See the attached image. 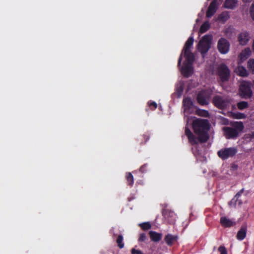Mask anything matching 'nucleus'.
<instances>
[{"label": "nucleus", "mask_w": 254, "mask_h": 254, "mask_svg": "<svg viewBox=\"0 0 254 254\" xmlns=\"http://www.w3.org/2000/svg\"><path fill=\"white\" fill-rule=\"evenodd\" d=\"M194 133L199 135V139L202 142H206L209 139L208 131L210 128L209 123L207 120L197 119L194 120L192 124Z\"/></svg>", "instance_id": "nucleus-1"}, {"label": "nucleus", "mask_w": 254, "mask_h": 254, "mask_svg": "<svg viewBox=\"0 0 254 254\" xmlns=\"http://www.w3.org/2000/svg\"><path fill=\"white\" fill-rule=\"evenodd\" d=\"M232 127H224L222 131L224 136L227 139H235L239 133L244 129V125L242 122H235L232 124Z\"/></svg>", "instance_id": "nucleus-2"}, {"label": "nucleus", "mask_w": 254, "mask_h": 254, "mask_svg": "<svg viewBox=\"0 0 254 254\" xmlns=\"http://www.w3.org/2000/svg\"><path fill=\"white\" fill-rule=\"evenodd\" d=\"M216 75L220 85L228 81L231 77V71L228 66L224 63L219 64L216 68Z\"/></svg>", "instance_id": "nucleus-3"}, {"label": "nucleus", "mask_w": 254, "mask_h": 254, "mask_svg": "<svg viewBox=\"0 0 254 254\" xmlns=\"http://www.w3.org/2000/svg\"><path fill=\"white\" fill-rule=\"evenodd\" d=\"M252 83L248 81H242L239 86V96L243 99H249L253 96Z\"/></svg>", "instance_id": "nucleus-4"}, {"label": "nucleus", "mask_w": 254, "mask_h": 254, "mask_svg": "<svg viewBox=\"0 0 254 254\" xmlns=\"http://www.w3.org/2000/svg\"><path fill=\"white\" fill-rule=\"evenodd\" d=\"M211 96V91L209 90H202L199 91L196 96L197 103L201 106H206L209 103Z\"/></svg>", "instance_id": "nucleus-5"}, {"label": "nucleus", "mask_w": 254, "mask_h": 254, "mask_svg": "<svg viewBox=\"0 0 254 254\" xmlns=\"http://www.w3.org/2000/svg\"><path fill=\"white\" fill-rule=\"evenodd\" d=\"M212 102L216 107L223 110L229 107L230 101L226 97L216 95L213 98Z\"/></svg>", "instance_id": "nucleus-6"}, {"label": "nucleus", "mask_w": 254, "mask_h": 254, "mask_svg": "<svg viewBox=\"0 0 254 254\" xmlns=\"http://www.w3.org/2000/svg\"><path fill=\"white\" fill-rule=\"evenodd\" d=\"M238 152L237 149L235 147L224 148L217 152L218 157L225 160L229 158L233 157Z\"/></svg>", "instance_id": "nucleus-7"}, {"label": "nucleus", "mask_w": 254, "mask_h": 254, "mask_svg": "<svg viewBox=\"0 0 254 254\" xmlns=\"http://www.w3.org/2000/svg\"><path fill=\"white\" fill-rule=\"evenodd\" d=\"M211 37L208 35L204 36L198 44V49L203 56L208 51L210 46Z\"/></svg>", "instance_id": "nucleus-8"}, {"label": "nucleus", "mask_w": 254, "mask_h": 254, "mask_svg": "<svg viewBox=\"0 0 254 254\" xmlns=\"http://www.w3.org/2000/svg\"><path fill=\"white\" fill-rule=\"evenodd\" d=\"M217 48L220 53L225 54L229 51L230 43L226 39L221 38L218 41Z\"/></svg>", "instance_id": "nucleus-9"}, {"label": "nucleus", "mask_w": 254, "mask_h": 254, "mask_svg": "<svg viewBox=\"0 0 254 254\" xmlns=\"http://www.w3.org/2000/svg\"><path fill=\"white\" fill-rule=\"evenodd\" d=\"M185 134L191 145H197L198 142L202 143L199 139V135H197V137H196L188 127L185 128Z\"/></svg>", "instance_id": "nucleus-10"}, {"label": "nucleus", "mask_w": 254, "mask_h": 254, "mask_svg": "<svg viewBox=\"0 0 254 254\" xmlns=\"http://www.w3.org/2000/svg\"><path fill=\"white\" fill-rule=\"evenodd\" d=\"M193 41H194L193 38L192 37L190 36V37L189 38V39L186 41V42L185 43V46H184V47L183 48L182 53L180 55V57L179 58V60H178V65L179 66H180V65L181 64L182 61V59H183V58H182V54H183V52L186 53V51H190V48L192 46Z\"/></svg>", "instance_id": "nucleus-11"}, {"label": "nucleus", "mask_w": 254, "mask_h": 254, "mask_svg": "<svg viewBox=\"0 0 254 254\" xmlns=\"http://www.w3.org/2000/svg\"><path fill=\"white\" fill-rule=\"evenodd\" d=\"M192 64H184V65L181 67V72L184 76L189 77L193 72Z\"/></svg>", "instance_id": "nucleus-12"}, {"label": "nucleus", "mask_w": 254, "mask_h": 254, "mask_svg": "<svg viewBox=\"0 0 254 254\" xmlns=\"http://www.w3.org/2000/svg\"><path fill=\"white\" fill-rule=\"evenodd\" d=\"M250 39L249 32L245 31L240 33L238 36V41L241 45H246Z\"/></svg>", "instance_id": "nucleus-13"}, {"label": "nucleus", "mask_w": 254, "mask_h": 254, "mask_svg": "<svg viewBox=\"0 0 254 254\" xmlns=\"http://www.w3.org/2000/svg\"><path fill=\"white\" fill-rule=\"evenodd\" d=\"M217 8V0H213L207 10L206 17L208 18L211 17L216 12Z\"/></svg>", "instance_id": "nucleus-14"}, {"label": "nucleus", "mask_w": 254, "mask_h": 254, "mask_svg": "<svg viewBox=\"0 0 254 254\" xmlns=\"http://www.w3.org/2000/svg\"><path fill=\"white\" fill-rule=\"evenodd\" d=\"M247 233V226L246 224H243L237 232L236 235L237 239L239 241L243 240L246 237Z\"/></svg>", "instance_id": "nucleus-15"}, {"label": "nucleus", "mask_w": 254, "mask_h": 254, "mask_svg": "<svg viewBox=\"0 0 254 254\" xmlns=\"http://www.w3.org/2000/svg\"><path fill=\"white\" fill-rule=\"evenodd\" d=\"M184 112L190 113V109L192 108L193 102L190 98H186L183 101Z\"/></svg>", "instance_id": "nucleus-16"}, {"label": "nucleus", "mask_w": 254, "mask_h": 254, "mask_svg": "<svg viewBox=\"0 0 254 254\" xmlns=\"http://www.w3.org/2000/svg\"><path fill=\"white\" fill-rule=\"evenodd\" d=\"M237 5L238 0H225L223 6L227 9H234Z\"/></svg>", "instance_id": "nucleus-17"}, {"label": "nucleus", "mask_w": 254, "mask_h": 254, "mask_svg": "<svg viewBox=\"0 0 254 254\" xmlns=\"http://www.w3.org/2000/svg\"><path fill=\"white\" fill-rule=\"evenodd\" d=\"M178 239L177 236H173L171 234H167L164 238V241L168 246H172Z\"/></svg>", "instance_id": "nucleus-18"}, {"label": "nucleus", "mask_w": 254, "mask_h": 254, "mask_svg": "<svg viewBox=\"0 0 254 254\" xmlns=\"http://www.w3.org/2000/svg\"><path fill=\"white\" fill-rule=\"evenodd\" d=\"M220 223L224 227H230L235 224L231 220L226 217H222L220 218Z\"/></svg>", "instance_id": "nucleus-19"}, {"label": "nucleus", "mask_w": 254, "mask_h": 254, "mask_svg": "<svg viewBox=\"0 0 254 254\" xmlns=\"http://www.w3.org/2000/svg\"><path fill=\"white\" fill-rule=\"evenodd\" d=\"M251 54V50L250 48H246L240 54V59L242 61L247 59Z\"/></svg>", "instance_id": "nucleus-20"}, {"label": "nucleus", "mask_w": 254, "mask_h": 254, "mask_svg": "<svg viewBox=\"0 0 254 254\" xmlns=\"http://www.w3.org/2000/svg\"><path fill=\"white\" fill-rule=\"evenodd\" d=\"M149 235L151 240L155 242H159L162 238V234L160 233H157L154 231H150Z\"/></svg>", "instance_id": "nucleus-21"}, {"label": "nucleus", "mask_w": 254, "mask_h": 254, "mask_svg": "<svg viewBox=\"0 0 254 254\" xmlns=\"http://www.w3.org/2000/svg\"><path fill=\"white\" fill-rule=\"evenodd\" d=\"M184 56L186 58L187 64H191L194 62V56L193 53L190 51H186V53H184Z\"/></svg>", "instance_id": "nucleus-22"}, {"label": "nucleus", "mask_w": 254, "mask_h": 254, "mask_svg": "<svg viewBox=\"0 0 254 254\" xmlns=\"http://www.w3.org/2000/svg\"><path fill=\"white\" fill-rule=\"evenodd\" d=\"M230 18L229 12L225 11L221 13L218 17V20L223 23L225 22Z\"/></svg>", "instance_id": "nucleus-23"}, {"label": "nucleus", "mask_w": 254, "mask_h": 254, "mask_svg": "<svg viewBox=\"0 0 254 254\" xmlns=\"http://www.w3.org/2000/svg\"><path fill=\"white\" fill-rule=\"evenodd\" d=\"M238 74L242 77H247L249 75V73L247 69L243 66H238L237 69Z\"/></svg>", "instance_id": "nucleus-24"}, {"label": "nucleus", "mask_w": 254, "mask_h": 254, "mask_svg": "<svg viewBox=\"0 0 254 254\" xmlns=\"http://www.w3.org/2000/svg\"><path fill=\"white\" fill-rule=\"evenodd\" d=\"M231 116L233 119H244L246 118V115L244 113L240 112H231Z\"/></svg>", "instance_id": "nucleus-25"}, {"label": "nucleus", "mask_w": 254, "mask_h": 254, "mask_svg": "<svg viewBox=\"0 0 254 254\" xmlns=\"http://www.w3.org/2000/svg\"><path fill=\"white\" fill-rule=\"evenodd\" d=\"M210 24L208 21L204 22L200 26L199 32L200 33H203L207 31L210 28Z\"/></svg>", "instance_id": "nucleus-26"}, {"label": "nucleus", "mask_w": 254, "mask_h": 254, "mask_svg": "<svg viewBox=\"0 0 254 254\" xmlns=\"http://www.w3.org/2000/svg\"><path fill=\"white\" fill-rule=\"evenodd\" d=\"M126 178L127 181V185L132 187L134 183L133 177L131 173H127Z\"/></svg>", "instance_id": "nucleus-27"}, {"label": "nucleus", "mask_w": 254, "mask_h": 254, "mask_svg": "<svg viewBox=\"0 0 254 254\" xmlns=\"http://www.w3.org/2000/svg\"><path fill=\"white\" fill-rule=\"evenodd\" d=\"M237 108L240 110H243L249 107V104L246 101H240L237 104Z\"/></svg>", "instance_id": "nucleus-28"}, {"label": "nucleus", "mask_w": 254, "mask_h": 254, "mask_svg": "<svg viewBox=\"0 0 254 254\" xmlns=\"http://www.w3.org/2000/svg\"><path fill=\"white\" fill-rule=\"evenodd\" d=\"M116 243H117L118 247L120 249H123L124 247V243L123 242V237L122 235H120L118 236L116 240Z\"/></svg>", "instance_id": "nucleus-29"}, {"label": "nucleus", "mask_w": 254, "mask_h": 254, "mask_svg": "<svg viewBox=\"0 0 254 254\" xmlns=\"http://www.w3.org/2000/svg\"><path fill=\"white\" fill-rule=\"evenodd\" d=\"M138 226L144 231L148 230L151 227V225L149 222L140 223Z\"/></svg>", "instance_id": "nucleus-30"}, {"label": "nucleus", "mask_w": 254, "mask_h": 254, "mask_svg": "<svg viewBox=\"0 0 254 254\" xmlns=\"http://www.w3.org/2000/svg\"><path fill=\"white\" fill-rule=\"evenodd\" d=\"M247 67L252 73H254V59H250L249 60Z\"/></svg>", "instance_id": "nucleus-31"}, {"label": "nucleus", "mask_w": 254, "mask_h": 254, "mask_svg": "<svg viewBox=\"0 0 254 254\" xmlns=\"http://www.w3.org/2000/svg\"><path fill=\"white\" fill-rule=\"evenodd\" d=\"M237 202H238L239 205H241L242 204L241 200L237 199V198H235V196H234V197L229 202V204L230 206H235Z\"/></svg>", "instance_id": "nucleus-32"}, {"label": "nucleus", "mask_w": 254, "mask_h": 254, "mask_svg": "<svg viewBox=\"0 0 254 254\" xmlns=\"http://www.w3.org/2000/svg\"><path fill=\"white\" fill-rule=\"evenodd\" d=\"M148 105L151 110H154L157 107V104L154 101H149L148 102Z\"/></svg>", "instance_id": "nucleus-33"}, {"label": "nucleus", "mask_w": 254, "mask_h": 254, "mask_svg": "<svg viewBox=\"0 0 254 254\" xmlns=\"http://www.w3.org/2000/svg\"><path fill=\"white\" fill-rule=\"evenodd\" d=\"M198 114L204 117H207L209 115V112L204 110H199L198 111Z\"/></svg>", "instance_id": "nucleus-34"}, {"label": "nucleus", "mask_w": 254, "mask_h": 254, "mask_svg": "<svg viewBox=\"0 0 254 254\" xmlns=\"http://www.w3.org/2000/svg\"><path fill=\"white\" fill-rule=\"evenodd\" d=\"M147 239V236L145 233H141L139 235L138 241L139 242H144Z\"/></svg>", "instance_id": "nucleus-35"}, {"label": "nucleus", "mask_w": 254, "mask_h": 254, "mask_svg": "<svg viewBox=\"0 0 254 254\" xmlns=\"http://www.w3.org/2000/svg\"><path fill=\"white\" fill-rule=\"evenodd\" d=\"M218 251L220 254H227V251L225 247L223 246H220L218 248Z\"/></svg>", "instance_id": "nucleus-36"}, {"label": "nucleus", "mask_w": 254, "mask_h": 254, "mask_svg": "<svg viewBox=\"0 0 254 254\" xmlns=\"http://www.w3.org/2000/svg\"><path fill=\"white\" fill-rule=\"evenodd\" d=\"M147 167H148L147 164H145L142 165L139 168L140 172H141L142 173H146L147 171Z\"/></svg>", "instance_id": "nucleus-37"}, {"label": "nucleus", "mask_w": 254, "mask_h": 254, "mask_svg": "<svg viewBox=\"0 0 254 254\" xmlns=\"http://www.w3.org/2000/svg\"><path fill=\"white\" fill-rule=\"evenodd\" d=\"M131 254H143L142 252L140 250H135L133 248L131 250Z\"/></svg>", "instance_id": "nucleus-38"}, {"label": "nucleus", "mask_w": 254, "mask_h": 254, "mask_svg": "<svg viewBox=\"0 0 254 254\" xmlns=\"http://www.w3.org/2000/svg\"><path fill=\"white\" fill-rule=\"evenodd\" d=\"M251 14L252 19L254 20V1L253 2L251 7Z\"/></svg>", "instance_id": "nucleus-39"}, {"label": "nucleus", "mask_w": 254, "mask_h": 254, "mask_svg": "<svg viewBox=\"0 0 254 254\" xmlns=\"http://www.w3.org/2000/svg\"><path fill=\"white\" fill-rule=\"evenodd\" d=\"M244 190V189H242L239 192H238L235 195V198H237V199H238L241 196L242 194L243 193Z\"/></svg>", "instance_id": "nucleus-40"}, {"label": "nucleus", "mask_w": 254, "mask_h": 254, "mask_svg": "<svg viewBox=\"0 0 254 254\" xmlns=\"http://www.w3.org/2000/svg\"><path fill=\"white\" fill-rule=\"evenodd\" d=\"M177 93L179 95H181L183 92V88L182 86H180L179 87H178L177 89Z\"/></svg>", "instance_id": "nucleus-41"}, {"label": "nucleus", "mask_w": 254, "mask_h": 254, "mask_svg": "<svg viewBox=\"0 0 254 254\" xmlns=\"http://www.w3.org/2000/svg\"><path fill=\"white\" fill-rule=\"evenodd\" d=\"M238 168V166L235 164V163H233L231 164V168L232 170H237Z\"/></svg>", "instance_id": "nucleus-42"}, {"label": "nucleus", "mask_w": 254, "mask_h": 254, "mask_svg": "<svg viewBox=\"0 0 254 254\" xmlns=\"http://www.w3.org/2000/svg\"><path fill=\"white\" fill-rule=\"evenodd\" d=\"M143 138L145 140V142H146L149 139V136L148 135L144 134L143 135Z\"/></svg>", "instance_id": "nucleus-43"}, {"label": "nucleus", "mask_w": 254, "mask_h": 254, "mask_svg": "<svg viewBox=\"0 0 254 254\" xmlns=\"http://www.w3.org/2000/svg\"><path fill=\"white\" fill-rule=\"evenodd\" d=\"M244 2L247 3V2H250L253 0H242Z\"/></svg>", "instance_id": "nucleus-44"}, {"label": "nucleus", "mask_w": 254, "mask_h": 254, "mask_svg": "<svg viewBox=\"0 0 254 254\" xmlns=\"http://www.w3.org/2000/svg\"><path fill=\"white\" fill-rule=\"evenodd\" d=\"M253 50L254 51V40H253V45H252Z\"/></svg>", "instance_id": "nucleus-45"}, {"label": "nucleus", "mask_w": 254, "mask_h": 254, "mask_svg": "<svg viewBox=\"0 0 254 254\" xmlns=\"http://www.w3.org/2000/svg\"><path fill=\"white\" fill-rule=\"evenodd\" d=\"M163 215H164V216L166 217V214H165V212H163Z\"/></svg>", "instance_id": "nucleus-46"}, {"label": "nucleus", "mask_w": 254, "mask_h": 254, "mask_svg": "<svg viewBox=\"0 0 254 254\" xmlns=\"http://www.w3.org/2000/svg\"><path fill=\"white\" fill-rule=\"evenodd\" d=\"M253 84L254 85V80H253Z\"/></svg>", "instance_id": "nucleus-47"}]
</instances>
